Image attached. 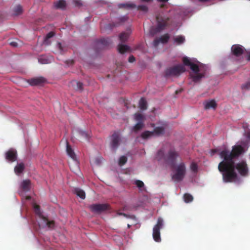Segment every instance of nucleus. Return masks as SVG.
I'll return each instance as SVG.
<instances>
[{
    "label": "nucleus",
    "mask_w": 250,
    "mask_h": 250,
    "mask_svg": "<svg viewBox=\"0 0 250 250\" xmlns=\"http://www.w3.org/2000/svg\"><path fill=\"white\" fill-rule=\"evenodd\" d=\"M190 169L194 172H197L198 169V166L197 164L195 163H192L190 165Z\"/></svg>",
    "instance_id": "nucleus-42"
},
{
    "label": "nucleus",
    "mask_w": 250,
    "mask_h": 250,
    "mask_svg": "<svg viewBox=\"0 0 250 250\" xmlns=\"http://www.w3.org/2000/svg\"><path fill=\"white\" fill-rule=\"evenodd\" d=\"M138 9L143 11L144 12H146L148 10V8L146 5H139L137 7Z\"/></svg>",
    "instance_id": "nucleus-41"
},
{
    "label": "nucleus",
    "mask_w": 250,
    "mask_h": 250,
    "mask_svg": "<svg viewBox=\"0 0 250 250\" xmlns=\"http://www.w3.org/2000/svg\"><path fill=\"white\" fill-rule=\"evenodd\" d=\"M139 107L142 110H146L147 108V102L144 98H141L139 101Z\"/></svg>",
    "instance_id": "nucleus-23"
},
{
    "label": "nucleus",
    "mask_w": 250,
    "mask_h": 250,
    "mask_svg": "<svg viewBox=\"0 0 250 250\" xmlns=\"http://www.w3.org/2000/svg\"><path fill=\"white\" fill-rule=\"evenodd\" d=\"M118 50L120 53L123 54L129 51V47L126 45L120 44L118 45Z\"/></svg>",
    "instance_id": "nucleus-22"
},
{
    "label": "nucleus",
    "mask_w": 250,
    "mask_h": 250,
    "mask_svg": "<svg viewBox=\"0 0 250 250\" xmlns=\"http://www.w3.org/2000/svg\"><path fill=\"white\" fill-rule=\"evenodd\" d=\"M58 46L61 50H62V44L61 43L59 42L58 43Z\"/></svg>",
    "instance_id": "nucleus-54"
},
{
    "label": "nucleus",
    "mask_w": 250,
    "mask_h": 250,
    "mask_svg": "<svg viewBox=\"0 0 250 250\" xmlns=\"http://www.w3.org/2000/svg\"><path fill=\"white\" fill-rule=\"evenodd\" d=\"M127 16H123V17H120L118 19V21L116 22V23H113L112 24H108L107 26L109 27H114V26H118V25H119L122 23H123L124 22H125L126 21H127Z\"/></svg>",
    "instance_id": "nucleus-19"
},
{
    "label": "nucleus",
    "mask_w": 250,
    "mask_h": 250,
    "mask_svg": "<svg viewBox=\"0 0 250 250\" xmlns=\"http://www.w3.org/2000/svg\"><path fill=\"white\" fill-rule=\"evenodd\" d=\"M152 132H154V135H160L164 133V128L163 127H156Z\"/></svg>",
    "instance_id": "nucleus-30"
},
{
    "label": "nucleus",
    "mask_w": 250,
    "mask_h": 250,
    "mask_svg": "<svg viewBox=\"0 0 250 250\" xmlns=\"http://www.w3.org/2000/svg\"><path fill=\"white\" fill-rule=\"evenodd\" d=\"M55 35V33L53 31H51L50 32H49L46 35V37H45V38L44 39V42L45 44H49V43L48 42V39H49L50 38H52V37H53Z\"/></svg>",
    "instance_id": "nucleus-37"
},
{
    "label": "nucleus",
    "mask_w": 250,
    "mask_h": 250,
    "mask_svg": "<svg viewBox=\"0 0 250 250\" xmlns=\"http://www.w3.org/2000/svg\"><path fill=\"white\" fill-rule=\"evenodd\" d=\"M48 228L53 229L55 226V222L54 221H49L45 217H42V218Z\"/></svg>",
    "instance_id": "nucleus-28"
},
{
    "label": "nucleus",
    "mask_w": 250,
    "mask_h": 250,
    "mask_svg": "<svg viewBox=\"0 0 250 250\" xmlns=\"http://www.w3.org/2000/svg\"><path fill=\"white\" fill-rule=\"evenodd\" d=\"M34 209L36 214H37L41 218H42V217H44L40 210V206L37 204H34Z\"/></svg>",
    "instance_id": "nucleus-33"
},
{
    "label": "nucleus",
    "mask_w": 250,
    "mask_h": 250,
    "mask_svg": "<svg viewBox=\"0 0 250 250\" xmlns=\"http://www.w3.org/2000/svg\"><path fill=\"white\" fill-rule=\"evenodd\" d=\"M182 91V89H180L179 90H176V91H175V93L178 94L179 93H180Z\"/></svg>",
    "instance_id": "nucleus-55"
},
{
    "label": "nucleus",
    "mask_w": 250,
    "mask_h": 250,
    "mask_svg": "<svg viewBox=\"0 0 250 250\" xmlns=\"http://www.w3.org/2000/svg\"><path fill=\"white\" fill-rule=\"evenodd\" d=\"M82 135L84 136L86 138H88L89 137L88 135L85 132H82Z\"/></svg>",
    "instance_id": "nucleus-51"
},
{
    "label": "nucleus",
    "mask_w": 250,
    "mask_h": 250,
    "mask_svg": "<svg viewBox=\"0 0 250 250\" xmlns=\"http://www.w3.org/2000/svg\"><path fill=\"white\" fill-rule=\"evenodd\" d=\"M73 3L76 7H81L83 6V2L81 0H73Z\"/></svg>",
    "instance_id": "nucleus-43"
},
{
    "label": "nucleus",
    "mask_w": 250,
    "mask_h": 250,
    "mask_svg": "<svg viewBox=\"0 0 250 250\" xmlns=\"http://www.w3.org/2000/svg\"><path fill=\"white\" fill-rule=\"evenodd\" d=\"M205 108L206 109H209L210 108L215 109L217 104L214 100L207 101L204 103Z\"/></svg>",
    "instance_id": "nucleus-18"
},
{
    "label": "nucleus",
    "mask_w": 250,
    "mask_h": 250,
    "mask_svg": "<svg viewBox=\"0 0 250 250\" xmlns=\"http://www.w3.org/2000/svg\"><path fill=\"white\" fill-rule=\"evenodd\" d=\"M154 135V132L145 131L141 134V137L144 139H147Z\"/></svg>",
    "instance_id": "nucleus-29"
},
{
    "label": "nucleus",
    "mask_w": 250,
    "mask_h": 250,
    "mask_svg": "<svg viewBox=\"0 0 250 250\" xmlns=\"http://www.w3.org/2000/svg\"><path fill=\"white\" fill-rule=\"evenodd\" d=\"M122 216H124V217L127 218H130V219H135V216L134 215H128L126 213H123Z\"/></svg>",
    "instance_id": "nucleus-47"
},
{
    "label": "nucleus",
    "mask_w": 250,
    "mask_h": 250,
    "mask_svg": "<svg viewBox=\"0 0 250 250\" xmlns=\"http://www.w3.org/2000/svg\"><path fill=\"white\" fill-rule=\"evenodd\" d=\"M123 209V210H126L125 207H125H124L123 208V209Z\"/></svg>",
    "instance_id": "nucleus-60"
},
{
    "label": "nucleus",
    "mask_w": 250,
    "mask_h": 250,
    "mask_svg": "<svg viewBox=\"0 0 250 250\" xmlns=\"http://www.w3.org/2000/svg\"><path fill=\"white\" fill-rule=\"evenodd\" d=\"M246 135L247 138L248 139L250 140V131L246 132Z\"/></svg>",
    "instance_id": "nucleus-52"
},
{
    "label": "nucleus",
    "mask_w": 250,
    "mask_h": 250,
    "mask_svg": "<svg viewBox=\"0 0 250 250\" xmlns=\"http://www.w3.org/2000/svg\"><path fill=\"white\" fill-rule=\"evenodd\" d=\"M135 60V59L133 56H130L128 58V62L130 63L133 62Z\"/></svg>",
    "instance_id": "nucleus-49"
},
{
    "label": "nucleus",
    "mask_w": 250,
    "mask_h": 250,
    "mask_svg": "<svg viewBox=\"0 0 250 250\" xmlns=\"http://www.w3.org/2000/svg\"><path fill=\"white\" fill-rule=\"evenodd\" d=\"M182 61L185 65L190 67L191 72L189 76L193 82L199 83L205 77L207 70L206 65L200 63L197 64L192 62L187 57H184Z\"/></svg>",
    "instance_id": "nucleus-2"
},
{
    "label": "nucleus",
    "mask_w": 250,
    "mask_h": 250,
    "mask_svg": "<svg viewBox=\"0 0 250 250\" xmlns=\"http://www.w3.org/2000/svg\"><path fill=\"white\" fill-rule=\"evenodd\" d=\"M135 184L139 188H141L143 187L144 186V183L142 181L139 180H136L135 182Z\"/></svg>",
    "instance_id": "nucleus-44"
},
{
    "label": "nucleus",
    "mask_w": 250,
    "mask_h": 250,
    "mask_svg": "<svg viewBox=\"0 0 250 250\" xmlns=\"http://www.w3.org/2000/svg\"><path fill=\"white\" fill-rule=\"evenodd\" d=\"M120 135L117 133L114 132L111 136L110 147L113 149H116L119 146L120 142Z\"/></svg>",
    "instance_id": "nucleus-11"
},
{
    "label": "nucleus",
    "mask_w": 250,
    "mask_h": 250,
    "mask_svg": "<svg viewBox=\"0 0 250 250\" xmlns=\"http://www.w3.org/2000/svg\"><path fill=\"white\" fill-rule=\"evenodd\" d=\"M75 193L77 194V195L80 197L81 199H84L85 198V194L83 190L76 188L74 190Z\"/></svg>",
    "instance_id": "nucleus-27"
},
{
    "label": "nucleus",
    "mask_w": 250,
    "mask_h": 250,
    "mask_svg": "<svg viewBox=\"0 0 250 250\" xmlns=\"http://www.w3.org/2000/svg\"><path fill=\"white\" fill-rule=\"evenodd\" d=\"M28 82L32 86L42 85L46 82V80L43 77H39L29 79Z\"/></svg>",
    "instance_id": "nucleus-13"
},
{
    "label": "nucleus",
    "mask_w": 250,
    "mask_h": 250,
    "mask_svg": "<svg viewBox=\"0 0 250 250\" xmlns=\"http://www.w3.org/2000/svg\"><path fill=\"white\" fill-rule=\"evenodd\" d=\"M13 11L15 15H19L22 13V7L20 5H17L14 7Z\"/></svg>",
    "instance_id": "nucleus-32"
},
{
    "label": "nucleus",
    "mask_w": 250,
    "mask_h": 250,
    "mask_svg": "<svg viewBox=\"0 0 250 250\" xmlns=\"http://www.w3.org/2000/svg\"><path fill=\"white\" fill-rule=\"evenodd\" d=\"M31 181L29 180H24L21 184V188L24 191H29Z\"/></svg>",
    "instance_id": "nucleus-20"
},
{
    "label": "nucleus",
    "mask_w": 250,
    "mask_h": 250,
    "mask_svg": "<svg viewBox=\"0 0 250 250\" xmlns=\"http://www.w3.org/2000/svg\"><path fill=\"white\" fill-rule=\"evenodd\" d=\"M143 122H138L136 124L133 128V130L135 132H137L141 130L144 127Z\"/></svg>",
    "instance_id": "nucleus-34"
},
{
    "label": "nucleus",
    "mask_w": 250,
    "mask_h": 250,
    "mask_svg": "<svg viewBox=\"0 0 250 250\" xmlns=\"http://www.w3.org/2000/svg\"><path fill=\"white\" fill-rule=\"evenodd\" d=\"M69 86L77 91H82L83 90V83L76 80H72L70 83Z\"/></svg>",
    "instance_id": "nucleus-14"
},
{
    "label": "nucleus",
    "mask_w": 250,
    "mask_h": 250,
    "mask_svg": "<svg viewBox=\"0 0 250 250\" xmlns=\"http://www.w3.org/2000/svg\"><path fill=\"white\" fill-rule=\"evenodd\" d=\"M118 7L120 8H125V9H131L136 7V5L132 3H120L119 4Z\"/></svg>",
    "instance_id": "nucleus-25"
},
{
    "label": "nucleus",
    "mask_w": 250,
    "mask_h": 250,
    "mask_svg": "<svg viewBox=\"0 0 250 250\" xmlns=\"http://www.w3.org/2000/svg\"><path fill=\"white\" fill-rule=\"evenodd\" d=\"M55 6L57 8L64 9L66 7V2L64 0H59L55 3Z\"/></svg>",
    "instance_id": "nucleus-24"
},
{
    "label": "nucleus",
    "mask_w": 250,
    "mask_h": 250,
    "mask_svg": "<svg viewBox=\"0 0 250 250\" xmlns=\"http://www.w3.org/2000/svg\"><path fill=\"white\" fill-rule=\"evenodd\" d=\"M173 174L172 175V179L175 182H180L183 180L186 174V167L185 164L181 162L178 165H174V166H171Z\"/></svg>",
    "instance_id": "nucleus-4"
},
{
    "label": "nucleus",
    "mask_w": 250,
    "mask_h": 250,
    "mask_svg": "<svg viewBox=\"0 0 250 250\" xmlns=\"http://www.w3.org/2000/svg\"><path fill=\"white\" fill-rule=\"evenodd\" d=\"M216 152V149H212L211 150L212 154H213Z\"/></svg>",
    "instance_id": "nucleus-57"
},
{
    "label": "nucleus",
    "mask_w": 250,
    "mask_h": 250,
    "mask_svg": "<svg viewBox=\"0 0 250 250\" xmlns=\"http://www.w3.org/2000/svg\"><path fill=\"white\" fill-rule=\"evenodd\" d=\"M127 162V158L125 156H121L119 160V165L122 166L125 165Z\"/></svg>",
    "instance_id": "nucleus-39"
},
{
    "label": "nucleus",
    "mask_w": 250,
    "mask_h": 250,
    "mask_svg": "<svg viewBox=\"0 0 250 250\" xmlns=\"http://www.w3.org/2000/svg\"><path fill=\"white\" fill-rule=\"evenodd\" d=\"M25 169V166L23 163H20L17 165L14 168V171L17 175H19L23 172Z\"/></svg>",
    "instance_id": "nucleus-17"
},
{
    "label": "nucleus",
    "mask_w": 250,
    "mask_h": 250,
    "mask_svg": "<svg viewBox=\"0 0 250 250\" xmlns=\"http://www.w3.org/2000/svg\"><path fill=\"white\" fill-rule=\"evenodd\" d=\"M158 161L164 160L166 162V156L165 155L164 151L162 149L159 150L156 157Z\"/></svg>",
    "instance_id": "nucleus-21"
},
{
    "label": "nucleus",
    "mask_w": 250,
    "mask_h": 250,
    "mask_svg": "<svg viewBox=\"0 0 250 250\" xmlns=\"http://www.w3.org/2000/svg\"><path fill=\"white\" fill-rule=\"evenodd\" d=\"M117 215H123V212H120L119 211H118L117 212Z\"/></svg>",
    "instance_id": "nucleus-56"
},
{
    "label": "nucleus",
    "mask_w": 250,
    "mask_h": 250,
    "mask_svg": "<svg viewBox=\"0 0 250 250\" xmlns=\"http://www.w3.org/2000/svg\"><path fill=\"white\" fill-rule=\"evenodd\" d=\"M128 34L125 32L122 33L119 36V39L121 42H125L128 39Z\"/></svg>",
    "instance_id": "nucleus-36"
},
{
    "label": "nucleus",
    "mask_w": 250,
    "mask_h": 250,
    "mask_svg": "<svg viewBox=\"0 0 250 250\" xmlns=\"http://www.w3.org/2000/svg\"><path fill=\"white\" fill-rule=\"evenodd\" d=\"M236 169L239 174L242 176H246L248 174V165L245 161H242L236 165L234 164V171Z\"/></svg>",
    "instance_id": "nucleus-8"
},
{
    "label": "nucleus",
    "mask_w": 250,
    "mask_h": 250,
    "mask_svg": "<svg viewBox=\"0 0 250 250\" xmlns=\"http://www.w3.org/2000/svg\"><path fill=\"white\" fill-rule=\"evenodd\" d=\"M201 2H206L208 1L209 0H199Z\"/></svg>",
    "instance_id": "nucleus-59"
},
{
    "label": "nucleus",
    "mask_w": 250,
    "mask_h": 250,
    "mask_svg": "<svg viewBox=\"0 0 250 250\" xmlns=\"http://www.w3.org/2000/svg\"><path fill=\"white\" fill-rule=\"evenodd\" d=\"M130 227H131V226L130 225H129V224L127 225V228H130Z\"/></svg>",
    "instance_id": "nucleus-61"
},
{
    "label": "nucleus",
    "mask_w": 250,
    "mask_h": 250,
    "mask_svg": "<svg viewBox=\"0 0 250 250\" xmlns=\"http://www.w3.org/2000/svg\"><path fill=\"white\" fill-rule=\"evenodd\" d=\"M185 71L186 69L183 65L178 64L167 68L164 72V76L166 77L178 76Z\"/></svg>",
    "instance_id": "nucleus-5"
},
{
    "label": "nucleus",
    "mask_w": 250,
    "mask_h": 250,
    "mask_svg": "<svg viewBox=\"0 0 250 250\" xmlns=\"http://www.w3.org/2000/svg\"><path fill=\"white\" fill-rule=\"evenodd\" d=\"M39 62L42 64H47L49 63V60L48 59L44 56L40 57L38 59Z\"/></svg>",
    "instance_id": "nucleus-38"
},
{
    "label": "nucleus",
    "mask_w": 250,
    "mask_h": 250,
    "mask_svg": "<svg viewBox=\"0 0 250 250\" xmlns=\"http://www.w3.org/2000/svg\"><path fill=\"white\" fill-rule=\"evenodd\" d=\"M244 151L243 146L237 145L232 146L231 151L224 149L219 153V156L223 161L219 163L218 169L222 174L224 182L231 183L237 179V174L234 171V159L238 157Z\"/></svg>",
    "instance_id": "nucleus-1"
},
{
    "label": "nucleus",
    "mask_w": 250,
    "mask_h": 250,
    "mask_svg": "<svg viewBox=\"0 0 250 250\" xmlns=\"http://www.w3.org/2000/svg\"><path fill=\"white\" fill-rule=\"evenodd\" d=\"M135 119L138 122H143L144 116L141 114L136 113L135 114Z\"/></svg>",
    "instance_id": "nucleus-40"
},
{
    "label": "nucleus",
    "mask_w": 250,
    "mask_h": 250,
    "mask_svg": "<svg viewBox=\"0 0 250 250\" xmlns=\"http://www.w3.org/2000/svg\"><path fill=\"white\" fill-rule=\"evenodd\" d=\"M165 6V4H161L160 5V7H161V8H163V7H164V6Z\"/></svg>",
    "instance_id": "nucleus-58"
},
{
    "label": "nucleus",
    "mask_w": 250,
    "mask_h": 250,
    "mask_svg": "<svg viewBox=\"0 0 250 250\" xmlns=\"http://www.w3.org/2000/svg\"><path fill=\"white\" fill-rule=\"evenodd\" d=\"M160 42H161L159 38L155 39L153 41V45L155 47H156L158 45Z\"/></svg>",
    "instance_id": "nucleus-46"
},
{
    "label": "nucleus",
    "mask_w": 250,
    "mask_h": 250,
    "mask_svg": "<svg viewBox=\"0 0 250 250\" xmlns=\"http://www.w3.org/2000/svg\"><path fill=\"white\" fill-rule=\"evenodd\" d=\"M163 219L161 217L158 218L157 224L154 226L153 228L152 234L153 239L157 242H159L161 240L160 237V229L163 228Z\"/></svg>",
    "instance_id": "nucleus-6"
},
{
    "label": "nucleus",
    "mask_w": 250,
    "mask_h": 250,
    "mask_svg": "<svg viewBox=\"0 0 250 250\" xmlns=\"http://www.w3.org/2000/svg\"><path fill=\"white\" fill-rule=\"evenodd\" d=\"M66 152L68 155L73 160L76 161L77 158L76 154L74 151V150L71 148V146L69 145L68 142H66Z\"/></svg>",
    "instance_id": "nucleus-16"
},
{
    "label": "nucleus",
    "mask_w": 250,
    "mask_h": 250,
    "mask_svg": "<svg viewBox=\"0 0 250 250\" xmlns=\"http://www.w3.org/2000/svg\"><path fill=\"white\" fill-rule=\"evenodd\" d=\"M10 44L13 47H17L18 46V43L15 41L11 42Z\"/></svg>",
    "instance_id": "nucleus-50"
},
{
    "label": "nucleus",
    "mask_w": 250,
    "mask_h": 250,
    "mask_svg": "<svg viewBox=\"0 0 250 250\" xmlns=\"http://www.w3.org/2000/svg\"><path fill=\"white\" fill-rule=\"evenodd\" d=\"M65 63L68 65H73L74 63V62L73 60H67L66 62H65Z\"/></svg>",
    "instance_id": "nucleus-48"
},
{
    "label": "nucleus",
    "mask_w": 250,
    "mask_h": 250,
    "mask_svg": "<svg viewBox=\"0 0 250 250\" xmlns=\"http://www.w3.org/2000/svg\"><path fill=\"white\" fill-rule=\"evenodd\" d=\"M5 159L10 163H13L17 160V151L13 148L9 149L5 154Z\"/></svg>",
    "instance_id": "nucleus-10"
},
{
    "label": "nucleus",
    "mask_w": 250,
    "mask_h": 250,
    "mask_svg": "<svg viewBox=\"0 0 250 250\" xmlns=\"http://www.w3.org/2000/svg\"><path fill=\"white\" fill-rule=\"evenodd\" d=\"M174 41L178 45L181 44L185 42V38L183 36L179 35L174 38Z\"/></svg>",
    "instance_id": "nucleus-26"
},
{
    "label": "nucleus",
    "mask_w": 250,
    "mask_h": 250,
    "mask_svg": "<svg viewBox=\"0 0 250 250\" xmlns=\"http://www.w3.org/2000/svg\"><path fill=\"white\" fill-rule=\"evenodd\" d=\"M231 50L232 54L236 57H239L244 54L245 49L240 44H234L231 46Z\"/></svg>",
    "instance_id": "nucleus-12"
},
{
    "label": "nucleus",
    "mask_w": 250,
    "mask_h": 250,
    "mask_svg": "<svg viewBox=\"0 0 250 250\" xmlns=\"http://www.w3.org/2000/svg\"><path fill=\"white\" fill-rule=\"evenodd\" d=\"M185 202L188 203L191 202L193 200V196L189 193H185L183 196Z\"/></svg>",
    "instance_id": "nucleus-31"
},
{
    "label": "nucleus",
    "mask_w": 250,
    "mask_h": 250,
    "mask_svg": "<svg viewBox=\"0 0 250 250\" xmlns=\"http://www.w3.org/2000/svg\"><path fill=\"white\" fill-rule=\"evenodd\" d=\"M179 156V153L174 149H170L166 155V162L171 166H174L176 159Z\"/></svg>",
    "instance_id": "nucleus-7"
},
{
    "label": "nucleus",
    "mask_w": 250,
    "mask_h": 250,
    "mask_svg": "<svg viewBox=\"0 0 250 250\" xmlns=\"http://www.w3.org/2000/svg\"><path fill=\"white\" fill-rule=\"evenodd\" d=\"M156 19L157 22V26L155 32H160L166 27L171 26L173 23L172 18L167 15H165L163 12L157 14Z\"/></svg>",
    "instance_id": "nucleus-3"
},
{
    "label": "nucleus",
    "mask_w": 250,
    "mask_h": 250,
    "mask_svg": "<svg viewBox=\"0 0 250 250\" xmlns=\"http://www.w3.org/2000/svg\"><path fill=\"white\" fill-rule=\"evenodd\" d=\"M246 60L248 61H250V52L247 53V55L246 57Z\"/></svg>",
    "instance_id": "nucleus-53"
},
{
    "label": "nucleus",
    "mask_w": 250,
    "mask_h": 250,
    "mask_svg": "<svg viewBox=\"0 0 250 250\" xmlns=\"http://www.w3.org/2000/svg\"><path fill=\"white\" fill-rule=\"evenodd\" d=\"M89 208L92 212L100 213L107 210L109 208V205L106 204H93L90 206Z\"/></svg>",
    "instance_id": "nucleus-9"
},
{
    "label": "nucleus",
    "mask_w": 250,
    "mask_h": 250,
    "mask_svg": "<svg viewBox=\"0 0 250 250\" xmlns=\"http://www.w3.org/2000/svg\"><path fill=\"white\" fill-rule=\"evenodd\" d=\"M159 39L161 42L163 43H166L167 42L169 39V36L168 34L167 33L162 36L160 38H159Z\"/></svg>",
    "instance_id": "nucleus-35"
},
{
    "label": "nucleus",
    "mask_w": 250,
    "mask_h": 250,
    "mask_svg": "<svg viewBox=\"0 0 250 250\" xmlns=\"http://www.w3.org/2000/svg\"><path fill=\"white\" fill-rule=\"evenodd\" d=\"M241 88L244 90H248L250 88V82H247L245 84H243L241 86Z\"/></svg>",
    "instance_id": "nucleus-45"
},
{
    "label": "nucleus",
    "mask_w": 250,
    "mask_h": 250,
    "mask_svg": "<svg viewBox=\"0 0 250 250\" xmlns=\"http://www.w3.org/2000/svg\"><path fill=\"white\" fill-rule=\"evenodd\" d=\"M97 45L101 48H104L108 46L111 43V40L109 38H103L97 41Z\"/></svg>",
    "instance_id": "nucleus-15"
},
{
    "label": "nucleus",
    "mask_w": 250,
    "mask_h": 250,
    "mask_svg": "<svg viewBox=\"0 0 250 250\" xmlns=\"http://www.w3.org/2000/svg\"><path fill=\"white\" fill-rule=\"evenodd\" d=\"M151 32L152 34H153L155 33V32H152V30H151Z\"/></svg>",
    "instance_id": "nucleus-62"
}]
</instances>
